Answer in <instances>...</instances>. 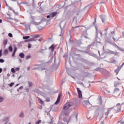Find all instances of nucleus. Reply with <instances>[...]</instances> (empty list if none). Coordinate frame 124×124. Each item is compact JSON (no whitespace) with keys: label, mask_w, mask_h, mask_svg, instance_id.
<instances>
[{"label":"nucleus","mask_w":124,"mask_h":124,"mask_svg":"<svg viewBox=\"0 0 124 124\" xmlns=\"http://www.w3.org/2000/svg\"><path fill=\"white\" fill-rule=\"evenodd\" d=\"M74 104L72 102H68L63 105L62 109L63 110H67L68 108L71 107V106H73Z\"/></svg>","instance_id":"1"},{"label":"nucleus","mask_w":124,"mask_h":124,"mask_svg":"<svg viewBox=\"0 0 124 124\" xmlns=\"http://www.w3.org/2000/svg\"><path fill=\"white\" fill-rule=\"evenodd\" d=\"M121 104L118 103L116 105V108L114 109L113 112L114 114H116V113H119V112H121Z\"/></svg>","instance_id":"2"},{"label":"nucleus","mask_w":124,"mask_h":124,"mask_svg":"<svg viewBox=\"0 0 124 124\" xmlns=\"http://www.w3.org/2000/svg\"><path fill=\"white\" fill-rule=\"evenodd\" d=\"M5 2L6 3V5L8 10H11V11H13V12L14 13H15V14H16V15H18V13H16L15 11L14 10H13L12 7H11L9 6V5H8V4H7V2H6V1H5Z\"/></svg>","instance_id":"3"},{"label":"nucleus","mask_w":124,"mask_h":124,"mask_svg":"<svg viewBox=\"0 0 124 124\" xmlns=\"http://www.w3.org/2000/svg\"><path fill=\"white\" fill-rule=\"evenodd\" d=\"M57 14H58V12H54L51 13L50 14H49V15L47 16L46 18H53V17H55L57 15Z\"/></svg>","instance_id":"4"},{"label":"nucleus","mask_w":124,"mask_h":124,"mask_svg":"<svg viewBox=\"0 0 124 124\" xmlns=\"http://www.w3.org/2000/svg\"><path fill=\"white\" fill-rule=\"evenodd\" d=\"M83 104L84 105V106H86V107H87L88 108H89V106L91 105V103H90L89 101H84L83 102Z\"/></svg>","instance_id":"5"},{"label":"nucleus","mask_w":124,"mask_h":124,"mask_svg":"<svg viewBox=\"0 0 124 124\" xmlns=\"http://www.w3.org/2000/svg\"><path fill=\"white\" fill-rule=\"evenodd\" d=\"M61 96H62V95H61V94H59L58 95V97L57 98V99L56 102L55 103V105L59 104V103H60V101H61Z\"/></svg>","instance_id":"6"},{"label":"nucleus","mask_w":124,"mask_h":124,"mask_svg":"<svg viewBox=\"0 0 124 124\" xmlns=\"http://www.w3.org/2000/svg\"><path fill=\"white\" fill-rule=\"evenodd\" d=\"M77 90L78 93V95L79 96V98H81L82 97V92L81 91V90H80V89H79V88H77Z\"/></svg>","instance_id":"7"},{"label":"nucleus","mask_w":124,"mask_h":124,"mask_svg":"<svg viewBox=\"0 0 124 124\" xmlns=\"http://www.w3.org/2000/svg\"><path fill=\"white\" fill-rule=\"evenodd\" d=\"M114 109V107L108 108V109L107 112V116H108L109 115V114H110V112H111V111H112V109Z\"/></svg>","instance_id":"8"},{"label":"nucleus","mask_w":124,"mask_h":124,"mask_svg":"<svg viewBox=\"0 0 124 124\" xmlns=\"http://www.w3.org/2000/svg\"><path fill=\"white\" fill-rule=\"evenodd\" d=\"M3 53L4 55H5V56H6V55H7L8 54V49H5Z\"/></svg>","instance_id":"9"},{"label":"nucleus","mask_w":124,"mask_h":124,"mask_svg":"<svg viewBox=\"0 0 124 124\" xmlns=\"http://www.w3.org/2000/svg\"><path fill=\"white\" fill-rule=\"evenodd\" d=\"M7 15L8 16V17H7V19L9 20H12V18H11V17H10L11 16V15H10V14L7 13Z\"/></svg>","instance_id":"10"},{"label":"nucleus","mask_w":124,"mask_h":124,"mask_svg":"<svg viewBox=\"0 0 124 124\" xmlns=\"http://www.w3.org/2000/svg\"><path fill=\"white\" fill-rule=\"evenodd\" d=\"M49 49L52 51V52H53L54 50H55V46H54V45H52L49 47Z\"/></svg>","instance_id":"11"},{"label":"nucleus","mask_w":124,"mask_h":124,"mask_svg":"<svg viewBox=\"0 0 124 124\" xmlns=\"http://www.w3.org/2000/svg\"><path fill=\"white\" fill-rule=\"evenodd\" d=\"M19 57L21 58V59H24V58H25V54L23 53H21L19 54Z\"/></svg>","instance_id":"12"},{"label":"nucleus","mask_w":124,"mask_h":124,"mask_svg":"<svg viewBox=\"0 0 124 124\" xmlns=\"http://www.w3.org/2000/svg\"><path fill=\"white\" fill-rule=\"evenodd\" d=\"M120 69L121 68H120V67H118V68L115 70V72H116V73L118 74V73H119V72H120Z\"/></svg>","instance_id":"13"},{"label":"nucleus","mask_w":124,"mask_h":124,"mask_svg":"<svg viewBox=\"0 0 124 124\" xmlns=\"http://www.w3.org/2000/svg\"><path fill=\"white\" fill-rule=\"evenodd\" d=\"M38 100L40 102V103H41V104H43V103H44V102H43V101H42V99L40 98H39Z\"/></svg>","instance_id":"14"},{"label":"nucleus","mask_w":124,"mask_h":124,"mask_svg":"<svg viewBox=\"0 0 124 124\" xmlns=\"http://www.w3.org/2000/svg\"><path fill=\"white\" fill-rule=\"evenodd\" d=\"M9 51H10V52H12L13 48H12V46H10L8 48Z\"/></svg>","instance_id":"15"},{"label":"nucleus","mask_w":124,"mask_h":124,"mask_svg":"<svg viewBox=\"0 0 124 124\" xmlns=\"http://www.w3.org/2000/svg\"><path fill=\"white\" fill-rule=\"evenodd\" d=\"M7 39H5L3 41V44L4 45H6V44H7Z\"/></svg>","instance_id":"16"},{"label":"nucleus","mask_w":124,"mask_h":124,"mask_svg":"<svg viewBox=\"0 0 124 124\" xmlns=\"http://www.w3.org/2000/svg\"><path fill=\"white\" fill-rule=\"evenodd\" d=\"M101 70V68H96L95 69V71H100Z\"/></svg>","instance_id":"17"},{"label":"nucleus","mask_w":124,"mask_h":124,"mask_svg":"<svg viewBox=\"0 0 124 124\" xmlns=\"http://www.w3.org/2000/svg\"><path fill=\"white\" fill-rule=\"evenodd\" d=\"M23 38V39H29V38H30V36H24Z\"/></svg>","instance_id":"18"},{"label":"nucleus","mask_w":124,"mask_h":124,"mask_svg":"<svg viewBox=\"0 0 124 124\" xmlns=\"http://www.w3.org/2000/svg\"><path fill=\"white\" fill-rule=\"evenodd\" d=\"M64 114L65 115V116H67L68 115H69V111H67L65 112Z\"/></svg>","instance_id":"19"},{"label":"nucleus","mask_w":124,"mask_h":124,"mask_svg":"<svg viewBox=\"0 0 124 124\" xmlns=\"http://www.w3.org/2000/svg\"><path fill=\"white\" fill-rule=\"evenodd\" d=\"M41 123V120H39L37 121V122H36L35 124H39Z\"/></svg>","instance_id":"20"},{"label":"nucleus","mask_w":124,"mask_h":124,"mask_svg":"<svg viewBox=\"0 0 124 124\" xmlns=\"http://www.w3.org/2000/svg\"><path fill=\"white\" fill-rule=\"evenodd\" d=\"M29 59H31V56H30V55H27V56L26 57V60H29Z\"/></svg>","instance_id":"21"},{"label":"nucleus","mask_w":124,"mask_h":124,"mask_svg":"<svg viewBox=\"0 0 124 124\" xmlns=\"http://www.w3.org/2000/svg\"><path fill=\"white\" fill-rule=\"evenodd\" d=\"M11 71H12V72L13 73H15V69L12 68L11 69Z\"/></svg>","instance_id":"22"},{"label":"nucleus","mask_w":124,"mask_h":124,"mask_svg":"<svg viewBox=\"0 0 124 124\" xmlns=\"http://www.w3.org/2000/svg\"><path fill=\"white\" fill-rule=\"evenodd\" d=\"M13 85H14V83H13V82H11L10 84H8L9 87H12V86H13Z\"/></svg>","instance_id":"23"},{"label":"nucleus","mask_w":124,"mask_h":124,"mask_svg":"<svg viewBox=\"0 0 124 124\" xmlns=\"http://www.w3.org/2000/svg\"><path fill=\"white\" fill-rule=\"evenodd\" d=\"M7 120H8V118H5L4 119H3V122H5L6 124L7 123Z\"/></svg>","instance_id":"24"},{"label":"nucleus","mask_w":124,"mask_h":124,"mask_svg":"<svg viewBox=\"0 0 124 124\" xmlns=\"http://www.w3.org/2000/svg\"><path fill=\"white\" fill-rule=\"evenodd\" d=\"M2 101H3V98L0 96V103L2 102Z\"/></svg>","instance_id":"25"},{"label":"nucleus","mask_w":124,"mask_h":124,"mask_svg":"<svg viewBox=\"0 0 124 124\" xmlns=\"http://www.w3.org/2000/svg\"><path fill=\"white\" fill-rule=\"evenodd\" d=\"M19 117H21V118H23V117H24V113L23 112H22L20 115H19Z\"/></svg>","instance_id":"26"},{"label":"nucleus","mask_w":124,"mask_h":124,"mask_svg":"<svg viewBox=\"0 0 124 124\" xmlns=\"http://www.w3.org/2000/svg\"><path fill=\"white\" fill-rule=\"evenodd\" d=\"M8 36L10 37H12L13 36V35H12V33H9L8 34Z\"/></svg>","instance_id":"27"},{"label":"nucleus","mask_w":124,"mask_h":124,"mask_svg":"<svg viewBox=\"0 0 124 124\" xmlns=\"http://www.w3.org/2000/svg\"><path fill=\"white\" fill-rule=\"evenodd\" d=\"M14 49V52L16 53V52L17 51V47L16 46H15Z\"/></svg>","instance_id":"28"},{"label":"nucleus","mask_w":124,"mask_h":124,"mask_svg":"<svg viewBox=\"0 0 124 124\" xmlns=\"http://www.w3.org/2000/svg\"><path fill=\"white\" fill-rule=\"evenodd\" d=\"M29 85L30 87H31V86H32V83L31 82H29Z\"/></svg>","instance_id":"29"},{"label":"nucleus","mask_w":124,"mask_h":124,"mask_svg":"<svg viewBox=\"0 0 124 124\" xmlns=\"http://www.w3.org/2000/svg\"><path fill=\"white\" fill-rule=\"evenodd\" d=\"M63 121H64V122H67V119H66V118H63Z\"/></svg>","instance_id":"30"},{"label":"nucleus","mask_w":124,"mask_h":124,"mask_svg":"<svg viewBox=\"0 0 124 124\" xmlns=\"http://www.w3.org/2000/svg\"><path fill=\"white\" fill-rule=\"evenodd\" d=\"M54 123V121H53V118H51V122H49V124H52Z\"/></svg>","instance_id":"31"},{"label":"nucleus","mask_w":124,"mask_h":124,"mask_svg":"<svg viewBox=\"0 0 124 124\" xmlns=\"http://www.w3.org/2000/svg\"><path fill=\"white\" fill-rule=\"evenodd\" d=\"M31 44H29L28 45V48H31Z\"/></svg>","instance_id":"32"},{"label":"nucleus","mask_w":124,"mask_h":124,"mask_svg":"<svg viewBox=\"0 0 124 124\" xmlns=\"http://www.w3.org/2000/svg\"><path fill=\"white\" fill-rule=\"evenodd\" d=\"M15 53L14 51H13V53H12V57H15Z\"/></svg>","instance_id":"33"},{"label":"nucleus","mask_w":124,"mask_h":124,"mask_svg":"<svg viewBox=\"0 0 124 124\" xmlns=\"http://www.w3.org/2000/svg\"><path fill=\"white\" fill-rule=\"evenodd\" d=\"M4 62V60H3V59H0V62Z\"/></svg>","instance_id":"34"},{"label":"nucleus","mask_w":124,"mask_h":124,"mask_svg":"<svg viewBox=\"0 0 124 124\" xmlns=\"http://www.w3.org/2000/svg\"><path fill=\"white\" fill-rule=\"evenodd\" d=\"M124 63H123L119 67V68H122V67L124 66Z\"/></svg>","instance_id":"35"},{"label":"nucleus","mask_w":124,"mask_h":124,"mask_svg":"<svg viewBox=\"0 0 124 124\" xmlns=\"http://www.w3.org/2000/svg\"><path fill=\"white\" fill-rule=\"evenodd\" d=\"M120 124H124V122H123V121H118V124L120 123Z\"/></svg>","instance_id":"36"},{"label":"nucleus","mask_w":124,"mask_h":124,"mask_svg":"<svg viewBox=\"0 0 124 124\" xmlns=\"http://www.w3.org/2000/svg\"><path fill=\"white\" fill-rule=\"evenodd\" d=\"M101 20H102L103 23H104V22H105V19H104V18H101Z\"/></svg>","instance_id":"37"},{"label":"nucleus","mask_w":124,"mask_h":124,"mask_svg":"<svg viewBox=\"0 0 124 124\" xmlns=\"http://www.w3.org/2000/svg\"><path fill=\"white\" fill-rule=\"evenodd\" d=\"M2 72V68H0V73H1Z\"/></svg>","instance_id":"38"},{"label":"nucleus","mask_w":124,"mask_h":124,"mask_svg":"<svg viewBox=\"0 0 124 124\" xmlns=\"http://www.w3.org/2000/svg\"><path fill=\"white\" fill-rule=\"evenodd\" d=\"M16 71H19V68H16Z\"/></svg>","instance_id":"39"},{"label":"nucleus","mask_w":124,"mask_h":124,"mask_svg":"<svg viewBox=\"0 0 124 124\" xmlns=\"http://www.w3.org/2000/svg\"><path fill=\"white\" fill-rule=\"evenodd\" d=\"M94 20H95V22H96V16H94Z\"/></svg>","instance_id":"40"},{"label":"nucleus","mask_w":124,"mask_h":124,"mask_svg":"<svg viewBox=\"0 0 124 124\" xmlns=\"http://www.w3.org/2000/svg\"><path fill=\"white\" fill-rule=\"evenodd\" d=\"M111 33L112 34H114V33H115V31H111Z\"/></svg>","instance_id":"41"},{"label":"nucleus","mask_w":124,"mask_h":124,"mask_svg":"<svg viewBox=\"0 0 124 124\" xmlns=\"http://www.w3.org/2000/svg\"><path fill=\"white\" fill-rule=\"evenodd\" d=\"M112 38H113V40H114V41H116V39H115L114 37H113Z\"/></svg>","instance_id":"42"},{"label":"nucleus","mask_w":124,"mask_h":124,"mask_svg":"<svg viewBox=\"0 0 124 124\" xmlns=\"http://www.w3.org/2000/svg\"><path fill=\"white\" fill-rule=\"evenodd\" d=\"M0 53H2V49H0Z\"/></svg>","instance_id":"43"},{"label":"nucleus","mask_w":124,"mask_h":124,"mask_svg":"<svg viewBox=\"0 0 124 124\" xmlns=\"http://www.w3.org/2000/svg\"><path fill=\"white\" fill-rule=\"evenodd\" d=\"M1 56H2V54L1 53H0V58L1 57Z\"/></svg>","instance_id":"44"},{"label":"nucleus","mask_w":124,"mask_h":124,"mask_svg":"<svg viewBox=\"0 0 124 124\" xmlns=\"http://www.w3.org/2000/svg\"><path fill=\"white\" fill-rule=\"evenodd\" d=\"M0 23H2V20L0 19Z\"/></svg>","instance_id":"45"},{"label":"nucleus","mask_w":124,"mask_h":124,"mask_svg":"<svg viewBox=\"0 0 124 124\" xmlns=\"http://www.w3.org/2000/svg\"><path fill=\"white\" fill-rule=\"evenodd\" d=\"M122 34L124 36V31H122Z\"/></svg>","instance_id":"46"},{"label":"nucleus","mask_w":124,"mask_h":124,"mask_svg":"<svg viewBox=\"0 0 124 124\" xmlns=\"http://www.w3.org/2000/svg\"><path fill=\"white\" fill-rule=\"evenodd\" d=\"M27 69H28V70H30V67H28L27 68Z\"/></svg>","instance_id":"47"},{"label":"nucleus","mask_w":124,"mask_h":124,"mask_svg":"<svg viewBox=\"0 0 124 124\" xmlns=\"http://www.w3.org/2000/svg\"><path fill=\"white\" fill-rule=\"evenodd\" d=\"M107 30L108 29H105V31H107Z\"/></svg>","instance_id":"48"},{"label":"nucleus","mask_w":124,"mask_h":124,"mask_svg":"<svg viewBox=\"0 0 124 124\" xmlns=\"http://www.w3.org/2000/svg\"><path fill=\"white\" fill-rule=\"evenodd\" d=\"M100 34H101V35H102V32H100Z\"/></svg>","instance_id":"49"},{"label":"nucleus","mask_w":124,"mask_h":124,"mask_svg":"<svg viewBox=\"0 0 124 124\" xmlns=\"http://www.w3.org/2000/svg\"><path fill=\"white\" fill-rule=\"evenodd\" d=\"M1 5L0 3V7H1Z\"/></svg>","instance_id":"50"},{"label":"nucleus","mask_w":124,"mask_h":124,"mask_svg":"<svg viewBox=\"0 0 124 124\" xmlns=\"http://www.w3.org/2000/svg\"><path fill=\"white\" fill-rule=\"evenodd\" d=\"M29 124H31V123H29Z\"/></svg>","instance_id":"51"}]
</instances>
